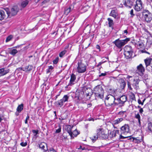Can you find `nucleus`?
Listing matches in <instances>:
<instances>
[{"label":"nucleus","mask_w":152,"mask_h":152,"mask_svg":"<svg viewBox=\"0 0 152 152\" xmlns=\"http://www.w3.org/2000/svg\"><path fill=\"white\" fill-rule=\"evenodd\" d=\"M94 93L96 97L101 99L103 98L104 91L100 85H98L94 88Z\"/></svg>","instance_id":"nucleus-1"},{"label":"nucleus","mask_w":152,"mask_h":152,"mask_svg":"<svg viewBox=\"0 0 152 152\" xmlns=\"http://www.w3.org/2000/svg\"><path fill=\"white\" fill-rule=\"evenodd\" d=\"M115 100V97L111 95H108L105 99L104 102L106 106H114V102Z\"/></svg>","instance_id":"nucleus-2"},{"label":"nucleus","mask_w":152,"mask_h":152,"mask_svg":"<svg viewBox=\"0 0 152 152\" xmlns=\"http://www.w3.org/2000/svg\"><path fill=\"white\" fill-rule=\"evenodd\" d=\"M130 40L129 38H126L124 39L120 40L119 39L113 41V43L115 44L116 47L120 49L126 44Z\"/></svg>","instance_id":"nucleus-3"},{"label":"nucleus","mask_w":152,"mask_h":152,"mask_svg":"<svg viewBox=\"0 0 152 152\" xmlns=\"http://www.w3.org/2000/svg\"><path fill=\"white\" fill-rule=\"evenodd\" d=\"M19 10V8L18 6H15L12 7L9 11L6 10L7 14V17L10 18L16 15Z\"/></svg>","instance_id":"nucleus-4"},{"label":"nucleus","mask_w":152,"mask_h":152,"mask_svg":"<svg viewBox=\"0 0 152 152\" xmlns=\"http://www.w3.org/2000/svg\"><path fill=\"white\" fill-rule=\"evenodd\" d=\"M145 21L150 23L152 20V14L148 10H145L142 12Z\"/></svg>","instance_id":"nucleus-5"},{"label":"nucleus","mask_w":152,"mask_h":152,"mask_svg":"<svg viewBox=\"0 0 152 152\" xmlns=\"http://www.w3.org/2000/svg\"><path fill=\"white\" fill-rule=\"evenodd\" d=\"M77 71L79 73L84 72L86 71V65L81 61H79L77 63Z\"/></svg>","instance_id":"nucleus-6"},{"label":"nucleus","mask_w":152,"mask_h":152,"mask_svg":"<svg viewBox=\"0 0 152 152\" xmlns=\"http://www.w3.org/2000/svg\"><path fill=\"white\" fill-rule=\"evenodd\" d=\"M103 129L99 128L97 129V134L98 135L99 138L104 139L108 137V135L105 134L103 130Z\"/></svg>","instance_id":"nucleus-7"},{"label":"nucleus","mask_w":152,"mask_h":152,"mask_svg":"<svg viewBox=\"0 0 152 152\" xmlns=\"http://www.w3.org/2000/svg\"><path fill=\"white\" fill-rule=\"evenodd\" d=\"M69 98V96L67 95L64 96L63 98L58 100L57 102L58 104L60 107H61L64 104V103L67 102Z\"/></svg>","instance_id":"nucleus-8"},{"label":"nucleus","mask_w":152,"mask_h":152,"mask_svg":"<svg viewBox=\"0 0 152 152\" xmlns=\"http://www.w3.org/2000/svg\"><path fill=\"white\" fill-rule=\"evenodd\" d=\"M142 8V2L141 0H137L134 9L137 11H140Z\"/></svg>","instance_id":"nucleus-9"},{"label":"nucleus","mask_w":152,"mask_h":152,"mask_svg":"<svg viewBox=\"0 0 152 152\" xmlns=\"http://www.w3.org/2000/svg\"><path fill=\"white\" fill-rule=\"evenodd\" d=\"M129 131V128L128 125L125 124L121 128V134H126L128 133Z\"/></svg>","instance_id":"nucleus-10"},{"label":"nucleus","mask_w":152,"mask_h":152,"mask_svg":"<svg viewBox=\"0 0 152 152\" xmlns=\"http://www.w3.org/2000/svg\"><path fill=\"white\" fill-rule=\"evenodd\" d=\"M140 81L139 78L134 79L132 85L135 89L137 90L139 88V83Z\"/></svg>","instance_id":"nucleus-11"},{"label":"nucleus","mask_w":152,"mask_h":152,"mask_svg":"<svg viewBox=\"0 0 152 152\" xmlns=\"http://www.w3.org/2000/svg\"><path fill=\"white\" fill-rule=\"evenodd\" d=\"M76 79V77L75 75L72 74L71 75L70 80L69 82L68 85V86H72L74 84V82Z\"/></svg>","instance_id":"nucleus-12"},{"label":"nucleus","mask_w":152,"mask_h":152,"mask_svg":"<svg viewBox=\"0 0 152 152\" xmlns=\"http://www.w3.org/2000/svg\"><path fill=\"white\" fill-rule=\"evenodd\" d=\"M33 66L31 65H29L26 66L25 67H23L22 70L27 73H28L31 71L33 69Z\"/></svg>","instance_id":"nucleus-13"},{"label":"nucleus","mask_w":152,"mask_h":152,"mask_svg":"<svg viewBox=\"0 0 152 152\" xmlns=\"http://www.w3.org/2000/svg\"><path fill=\"white\" fill-rule=\"evenodd\" d=\"M146 66L147 67L148 66H150L152 67V58H148L144 60Z\"/></svg>","instance_id":"nucleus-14"},{"label":"nucleus","mask_w":152,"mask_h":152,"mask_svg":"<svg viewBox=\"0 0 152 152\" xmlns=\"http://www.w3.org/2000/svg\"><path fill=\"white\" fill-rule=\"evenodd\" d=\"M137 71H138V72H140L141 74H142L143 72L145 71L144 68L141 64H140L139 66H137Z\"/></svg>","instance_id":"nucleus-15"},{"label":"nucleus","mask_w":152,"mask_h":152,"mask_svg":"<svg viewBox=\"0 0 152 152\" xmlns=\"http://www.w3.org/2000/svg\"><path fill=\"white\" fill-rule=\"evenodd\" d=\"M29 1V0H25L22 1L20 3V7L22 8H25L28 4Z\"/></svg>","instance_id":"nucleus-16"},{"label":"nucleus","mask_w":152,"mask_h":152,"mask_svg":"<svg viewBox=\"0 0 152 152\" xmlns=\"http://www.w3.org/2000/svg\"><path fill=\"white\" fill-rule=\"evenodd\" d=\"M124 4L126 7H129L132 5V2L130 0H123Z\"/></svg>","instance_id":"nucleus-17"},{"label":"nucleus","mask_w":152,"mask_h":152,"mask_svg":"<svg viewBox=\"0 0 152 152\" xmlns=\"http://www.w3.org/2000/svg\"><path fill=\"white\" fill-rule=\"evenodd\" d=\"M117 132L118 133L119 132L118 130H114L113 131L110 132V133L108 134V137H109L110 138H112L114 137H115L116 135V133Z\"/></svg>","instance_id":"nucleus-18"},{"label":"nucleus","mask_w":152,"mask_h":152,"mask_svg":"<svg viewBox=\"0 0 152 152\" xmlns=\"http://www.w3.org/2000/svg\"><path fill=\"white\" fill-rule=\"evenodd\" d=\"M7 18V16L5 14L3 10H0V20L6 19Z\"/></svg>","instance_id":"nucleus-19"},{"label":"nucleus","mask_w":152,"mask_h":152,"mask_svg":"<svg viewBox=\"0 0 152 152\" xmlns=\"http://www.w3.org/2000/svg\"><path fill=\"white\" fill-rule=\"evenodd\" d=\"M133 51H130L124 52V54L127 59L129 58H131Z\"/></svg>","instance_id":"nucleus-20"},{"label":"nucleus","mask_w":152,"mask_h":152,"mask_svg":"<svg viewBox=\"0 0 152 152\" xmlns=\"http://www.w3.org/2000/svg\"><path fill=\"white\" fill-rule=\"evenodd\" d=\"M72 128V127L69 125L66 126L65 127V130L69 134V135L71 137H72V136L71 131V129Z\"/></svg>","instance_id":"nucleus-21"},{"label":"nucleus","mask_w":152,"mask_h":152,"mask_svg":"<svg viewBox=\"0 0 152 152\" xmlns=\"http://www.w3.org/2000/svg\"><path fill=\"white\" fill-rule=\"evenodd\" d=\"M109 15L115 19L117 18V17L118 16V14L115 10H113L111 11Z\"/></svg>","instance_id":"nucleus-22"},{"label":"nucleus","mask_w":152,"mask_h":152,"mask_svg":"<svg viewBox=\"0 0 152 152\" xmlns=\"http://www.w3.org/2000/svg\"><path fill=\"white\" fill-rule=\"evenodd\" d=\"M126 83L124 80L121 78L120 80V87L122 89H124L125 87Z\"/></svg>","instance_id":"nucleus-23"},{"label":"nucleus","mask_w":152,"mask_h":152,"mask_svg":"<svg viewBox=\"0 0 152 152\" xmlns=\"http://www.w3.org/2000/svg\"><path fill=\"white\" fill-rule=\"evenodd\" d=\"M147 131L148 132H152V123L150 122L148 124Z\"/></svg>","instance_id":"nucleus-24"},{"label":"nucleus","mask_w":152,"mask_h":152,"mask_svg":"<svg viewBox=\"0 0 152 152\" xmlns=\"http://www.w3.org/2000/svg\"><path fill=\"white\" fill-rule=\"evenodd\" d=\"M9 72V69L5 70L4 68H2L0 69V74H1L2 75H4L7 73Z\"/></svg>","instance_id":"nucleus-25"},{"label":"nucleus","mask_w":152,"mask_h":152,"mask_svg":"<svg viewBox=\"0 0 152 152\" xmlns=\"http://www.w3.org/2000/svg\"><path fill=\"white\" fill-rule=\"evenodd\" d=\"M46 144L44 142H42L39 144V148H41L43 150L45 151L47 150L48 148H46V149H45L44 148L45 146H46Z\"/></svg>","instance_id":"nucleus-26"},{"label":"nucleus","mask_w":152,"mask_h":152,"mask_svg":"<svg viewBox=\"0 0 152 152\" xmlns=\"http://www.w3.org/2000/svg\"><path fill=\"white\" fill-rule=\"evenodd\" d=\"M123 119L122 118H118L116 120L113 121L112 124L114 125L118 124L123 120Z\"/></svg>","instance_id":"nucleus-27"},{"label":"nucleus","mask_w":152,"mask_h":152,"mask_svg":"<svg viewBox=\"0 0 152 152\" xmlns=\"http://www.w3.org/2000/svg\"><path fill=\"white\" fill-rule=\"evenodd\" d=\"M124 50V52H128L133 51L132 47L130 46L127 45L125 46Z\"/></svg>","instance_id":"nucleus-28"},{"label":"nucleus","mask_w":152,"mask_h":152,"mask_svg":"<svg viewBox=\"0 0 152 152\" xmlns=\"http://www.w3.org/2000/svg\"><path fill=\"white\" fill-rule=\"evenodd\" d=\"M23 104H21L18 106L17 109V111L19 113H20L23 110Z\"/></svg>","instance_id":"nucleus-29"},{"label":"nucleus","mask_w":152,"mask_h":152,"mask_svg":"<svg viewBox=\"0 0 152 152\" xmlns=\"http://www.w3.org/2000/svg\"><path fill=\"white\" fill-rule=\"evenodd\" d=\"M72 136L71 137L74 138V137H76L79 134L77 130L76 129L74 131L72 132Z\"/></svg>","instance_id":"nucleus-30"},{"label":"nucleus","mask_w":152,"mask_h":152,"mask_svg":"<svg viewBox=\"0 0 152 152\" xmlns=\"http://www.w3.org/2000/svg\"><path fill=\"white\" fill-rule=\"evenodd\" d=\"M98 138H99V137L98 135L97 134L94 135L90 137V138L93 142H95Z\"/></svg>","instance_id":"nucleus-31"},{"label":"nucleus","mask_w":152,"mask_h":152,"mask_svg":"<svg viewBox=\"0 0 152 152\" xmlns=\"http://www.w3.org/2000/svg\"><path fill=\"white\" fill-rule=\"evenodd\" d=\"M107 20L108 21V24L110 27H111L113 26L114 24L113 20L110 18H107Z\"/></svg>","instance_id":"nucleus-32"},{"label":"nucleus","mask_w":152,"mask_h":152,"mask_svg":"<svg viewBox=\"0 0 152 152\" xmlns=\"http://www.w3.org/2000/svg\"><path fill=\"white\" fill-rule=\"evenodd\" d=\"M135 117L136 118L138 119V122L140 125V116L139 113L135 114Z\"/></svg>","instance_id":"nucleus-33"},{"label":"nucleus","mask_w":152,"mask_h":152,"mask_svg":"<svg viewBox=\"0 0 152 152\" xmlns=\"http://www.w3.org/2000/svg\"><path fill=\"white\" fill-rule=\"evenodd\" d=\"M71 7H69L68 8H66L65 9L64 13L65 15H67L71 11Z\"/></svg>","instance_id":"nucleus-34"},{"label":"nucleus","mask_w":152,"mask_h":152,"mask_svg":"<svg viewBox=\"0 0 152 152\" xmlns=\"http://www.w3.org/2000/svg\"><path fill=\"white\" fill-rule=\"evenodd\" d=\"M18 53V51L16 49H13L10 50V53L13 56H15Z\"/></svg>","instance_id":"nucleus-35"},{"label":"nucleus","mask_w":152,"mask_h":152,"mask_svg":"<svg viewBox=\"0 0 152 152\" xmlns=\"http://www.w3.org/2000/svg\"><path fill=\"white\" fill-rule=\"evenodd\" d=\"M118 105L121 106V103L120 101L119 100V98H118L117 99H115V101L114 106Z\"/></svg>","instance_id":"nucleus-36"},{"label":"nucleus","mask_w":152,"mask_h":152,"mask_svg":"<svg viewBox=\"0 0 152 152\" xmlns=\"http://www.w3.org/2000/svg\"><path fill=\"white\" fill-rule=\"evenodd\" d=\"M120 98L124 103L126 101L127 99V97L125 96H122Z\"/></svg>","instance_id":"nucleus-37"},{"label":"nucleus","mask_w":152,"mask_h":152,"mask_svg":"<svg viewBox=\"0 0 152 152\" xmlns=\"http://www.w3.org/2000/svg\"><path fill=\"white\" fill-rule=\"evenodd\" d=\"M12 38V35H10L8 36L6 38V42H8L10 41Z\"/></svg>","instance_id":"nucleus-38"},{"label":"nucleus","mask_w":152,"mask_h":152,"mask_svg":"<svg viewBox=\"0 0 152 152\" xmlns=\"http://www.w3.org/2000/svg\"><path fill=\"white\" fill-rule=\"evenodd\" d=\"M66 52V51L65 50H64L62 52H61L59 54V56L60 57H62L65 54Z\"/></svg>","instance_id":"nucleus-39"},{"label":"nucleus","mask_w":152,"mask_h":152,"mask_svg":"<svg viewBox=\"0 0 152 152\" xmlns=\"http://www.w3.org/2000/svg\"><path fill=\"white\" fill-rule=\"evenodd\" d=\"M53 69V67L52 66H50L48 67V69L47 70V73H49Z\"/></svg>","instance_id":"nucleus-40"},{"label":"nucleus","mask_w":152,"mask_h":152,"mask_svg":"<svg viewBox=\"0 0 152 152\" xmlns=\"http://www.w3.org/2000/svg\"><path fill=\"white\" fill-rule=\"evenodd\" d=\"M132 139H133V141L135 142H137V143H139L141 141L140 140L137 139H136V138H133Z\"/></svg>","instance_id":"nucleus-41"},{"label":"nucleus","mask_w":152,"mask_h":152,"mask_svg":"<svg viewBox=\"0 0 152 152\" xmlns=\"http://www.w3.org/2000/svg\"><path fill=\"white\" fill-rule=\"evenodd\" d=\"M127 86L128 87V88L130 90H132V88L131 86V84L128 81L127 82Z\"/></svg>","instance_id":"nucleus-42"},{"label":"nucleus","mask_w":152,"mask_h":152,"mask_svg":"<svg viewBox=\"0 0 152 152\" xmlns=\"http://www.w3.org/2000/svg\"><path fill=\"white\" fill-rule=\"evenodd\" d=\"M58 59H59V58H58V57H56L53 61V64H56L58 63Z\"/></svg>","instance_id":"nucleus-43"},{"label":"nucleus","mask_w":152,"mask_h":152,"mask_svg":"<svg viewBox=\"0 0 152 152\" xmlns=\"http://www.w3.org/2000/svg\"><path fill=\"white\" fill-rule=\"evenodd\" d=\"M61 126L59 125L58 126V128L56 130V133H59L61 131Z\"/></svg>","instance_id":"nucleus-44"},{"label":"nucleus","mask_w":152,"mask_h":152,"mask_svg":"<svg viewBox=\"0 0 152 152\" xmlns=\"http://www.w3.org/2000/svg\"><path fill=\"white\" fill-rule=\"evenodd\" d=\"M48 152H57L53 148H50L49 149Z\"/></svg>","instance_id":"nucleus-45"},{"label":"nucleus","mask_w":152,"mask_h":152,"mask_svg":"<svg viewBox=\"0 0 152 152\" xmlns=\"http://www.w3.org/2000/svg\"><path fill=\"white\" fill-rule=\"evenodd\" d=\"M27 142H21L20 144V145L22 146H25L27 145Z\"/></svg>","instance_id":"nucleus-46"},{"label":"nucleus","mask_w":152,"mask_h":152,"mask_svg":"<svg viewBox=\"0 0 152 152\" xmlns=\"http://www.w3.org/2000/svg\"><path fill=\"white\" fill-rule=\"evenodd\" d=\"M133 10L132 9L131 10L130 12V14L131 15V17H132L134 15V14H133Z\"/></svg>","instance_id":"nucleus-47"},{"label":"nucleus","mask_w":152,"mask_h":152,"mask_svg":"<svg viewBox=\"0 0 152 152\" xmlns=\"http://www.w3.org/2000/svg\"><path fill=\"white\" fill-rule=\"evenodd\" d=\"M126 112L125 111H120L119 113V114L121 115H122L123 116H124V113H125Z\"/></svg>","instance_id":"nucleus-48"},{"label":"nucleus","mask_w":152,"mask_h":152,"mask_svg":"<svg viewBox=\"0 0 152 152\" xmlns=\"http://www.w3.org/2000/svg\"><path fill=\"white\" fill-rule=\"evenodd\" d=\"M119 100L120 101V102L121 103V106H122L123 105V104H124V102H122V101L120 99V98H119Z\"/></svg>","instance_id":"nucleus-49"},{"label":"nucleus","mask_w":152,"mask_h":152,"mask_svg":"<svg viewBox=\"0 0 152 152\" xmlns=\"http://www.w3.org/2000/svg\"><path fill=\"white\" fill-rule=\"evenodd\" d=\"M32 132L34 133H35L36 134H37L38 133V131L37 130H33Z\"/></svg>","instance_id":"nucleus-50"},{"label":"nucleus","mask_w":152,"mask_h":152,"mask_svg":"<svg viewBox=\"0 0 152 152\" xmlns=\"http://www.w3.org/2000/svg\"><path fill=\"white\" fill-rule=\"evenodd\" d=\"M50 0H44V1L42 2V4H44L48 2Z\"/></svg>","instance_id":"nucleus-51"},{"label":"nucleus","mask_w":152,"mask_h":152,"mask_svg":"<svg viewBox=\"0 0 152 152\" xmlns=\"http://www.w3.org/2000/svg\"><path fill=\"white\" fill-rule=\"evenodd\" d=\"M138 102L139 103V104H141L142 105H143V102H141V101L140 99H139L138 100Z\"/></svg>","instance_id":"nucleus-52"},{"label":"nucleus","mask_w":152,"mask_h":152,"mask_svg":"<svg viewBox=\"0 0 152 152\" xmlns=\"http://www.w3.org/2000/svg\"><path fill=\"white\" fill-rule=\"evenodd\" d=\"M139 111L140 113V114H141L143 112V109L142 108H140V109L139 110Z\"/></svg>","instance_id":"nucleus-53"},{"label":"nucleus","mask_w":152,"mask_h":152,"mask_svg":"<svg viewBox=\"0 0 152 152\" xmlns=\"http://www.w3.org/2000/svg\"><path fill=\"white\" fill-rule=\"evenodd\" d=\"M86 96H91V95H92V93L91 92V93H90V92H88V93H87V92L86 93Z\"/></svg>","instance_id":"nucleus-54"},{"label":"nucleus","mask_w":152,"mask_h":152,"mask_svg":"<svg viewBox=\"0 0 152 152\" xmlns=\"http://www.w3.org/2000/svg\"><path fill=\"white\" fill-rule=\"evenodd\" d=\"M96 48L97 49H99V51L100 50V46L98 45H97L96 46Z\"/></svg>","instance_id":"nucleus-55"},{"label":"nucleus","mask_w":152,"mask_h":152,"mask_svg":"<svg viewBox=\"0 0 152 152\" xmlns=\"http://www.w3.org/2000/svg\"><path fill=\"white\" fill-rule=\"evenodd\" d=\"M104 63L103 62H101L99 63L97 65V67H99L100 65Z\"/></svg>","instance_id":"nucleus-56"},{"label":"nucleus","mask_w":152,"mask_h":152,"mask_svg":"<svg viewBox=\"0 0 152 152\" xmlns=\"http://www.w3.org/2000/svg\"><path fill=\"white\" fill-rule=\"evenodd\" d=\"M106 74L105 73H101V74L99 75V77H101V76H105Z\"/></svg>","instance_id":"nucleus-57"},{"label":"nucleus","mask_w":152,"mask_h":152,"mask_svg":"<svg viewBox=\"0 0 152 152\" xmlns=\"http://www.w3.org/2000/svg\"><path fill=\"white\" fill-rule=\"evenodd\" d=\"M2 118H3V115H0V122H1V121L3 119Z\"/></svg>","instance_id":"nucleus-58"},{"label":"nucleus","mask_w":152,"mask_h":152,"mask_svg":"<svg viewBox=\"0 0 152 152\" xmlns=\"http://www.w3.org/2000/svg\"><path fill=\"white\" fill-rule=\"evenodd\" d=\"M121 138V139H124L126 137H124L122 136L121 134L120 135Z\"/></svg>","instance_id":"nucleus-59"},{"label":"nucleus","mask_w":152,"mask_h":152,"mask_svg":"<svg viewBox=\"0 0 152 152\" xmlns=\"http://www.w3.org/2000/svg\"><path fill=\"white\" fill-rule=\"evenodd\" d=\"M124 34L126 33V34H127L128 33L127 30H126L124 31Z\"/></svg>","instance_id":"nucleus-60"},{"label":"nucleus","mask_w":152,"mask_h":152,"mask_svg":"<svg viewBox=\"0 0 152 152\" xmlns=\"http://www.w3.org/2000/svg\"><path fill=\"white\" fill-rule=\"evenodd\" d=\"M132 77L131 76H130L129 75H128L126 77V78L129 79L131 77Z\"/></svg>","instance_id":"nucleus-61"},{"label":"nucleus","mask_w":152,"mask_h":152,"mask_svg":"<svg viewBox=\"0 0 152 152\" xmlns=\"http://www.w3.org/2000/svg\"><path fill=\"white\" fill-rule=\"evenodd\" d=\"M23 68H23H21V67H19L18 68V69L20 71V70H22V69Z\"/></svg>","instance_id":"nucleus-62"},{"label":"nucleus","mask_w":152,"mask_h":152,"mask_svg":"<svg viewBox=\"0 0 152 152\" xmlns=\"http://www.w3.org/2000/svg\"><path fill=\"white\" fill-rule=\"evenodd\" d=\"M29 118V115H28L26 118V119H27V120H28Z\"/></svg>","instance_id":"nucleus-63"},{"label":"nucleus","mask_w":152,"mask_h":152,"mask_svg":"<svg viewBox=\"0 0 152 152\" xmlns=\"http://www.w3.org/2000/svg\"><path fill=\"white\" fill-rule=\"evenodd\" d=\"M28 123V120L26 119L25 120V123L26 124H27Z\"/></svg>","instance_id":"nucleus-64"}]
</instances>
